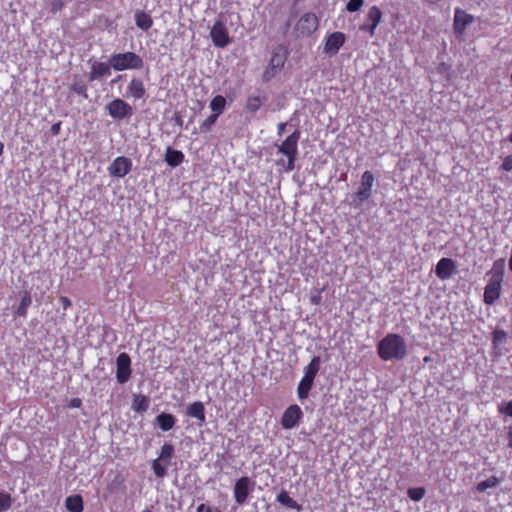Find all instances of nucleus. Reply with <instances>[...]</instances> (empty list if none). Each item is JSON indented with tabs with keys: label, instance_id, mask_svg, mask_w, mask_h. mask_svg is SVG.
Returning <instances> with one entry per match:
<instances>
[{
	"label": "nucleus",
	"instance_id": "f257e3e1",
	"mask_svg": "<svg viewBox=\"0 0 512 512\" xmlns=\"http://www.w3.org/2000/svg\"><path fill=\"white\" fill-rule=\"evenodd\" d=\"M505 272V259L496 260L492 268L487 272L488 283L484 289L483 301L486 305L494 304L501 295L502 283Z\"/></svg>",
	"mask_w": 512,
	"mask_h": 512
},
{
	"label": "nucleus",
	"instance_id": "f03ea898",
	"mask_svg": "<svg viewBox=\"0 0 512 512\" xmlns=\"http://www.w3.org/2000/svg\"><path fill=\"white\" fill-rule=\"evenodd\" d=\"M300 136V131L296 129L277 145V154L284 156L286 159H278L276 165L282 167L286 172H291L295 169Z\"/></svg>",
	"mask_w": 512,
	"mask_h": 512
},
{
	"label": "nucleus",
	"instance_id": "7ed1b4c3",
	"mask_svg": "<svg viewBox=\"0 0 512 512\" xmlns=\"http://www.w3.org/2000/svg\"><path fill=\"white\" fill-rule=\"evenodd\" d=\"M377 352L383 361L401 360L407 355V346L402 336L389 333L379 341Z\"/></svg>",
	"mask_w": 512,
	"mask_h": 512
},
{
	"label": "nucleus",
	"instance_id": "20e7f679",
	"mask_svg": "<svg viewBox=\"0 0 512 512\" xmlns=\"http://www.w3.org/2000/svg\"><path fill=\"white\" fill-rule=\"evenodd\" d=\"M110 65L115 71L141 70L144 67V60L139 54L127 51L112 54Z\"/></svg>",
	"mask_w": 512,
	"mask_h": 512
},
{
	"label": "nucleus",
	"instance_id": "39448f33",
	"mask_svg": "<svg viewBox=\"0 0 512 512\" xmlns=\"http://www.w3.org/2000/svg\"><path fill=\"white\" fill-rule=\"evenodd\" d=\"M374 182L375 177L371 171L367 170L362 174L358 191L353 195L356 206L362 205L371 198Z\"/></svg>",
	"mask_w": 512,
	"mask_h": 512
},
{
	"label": "nucleus",
	"instance_id": "423d86ee",
	"mask_svg": "<svg viewBox=\"0 0 512 512\" xmlns=\"http://www.w3.org/2000/svg\"><path fill=\"white\" fill-rule=\"evenodd\" d=\"M255 482L248 476L240 477L234 485L233 494L235 502L238 505H243L247 502L251 492H253Z\"/></svg>",
	"mask_w": 512,
	"mask_h": 512
},
{
	"label": "nucleus",
	"instance_id": "0eeeda50",
	"mask_svg": "<svg viewBox=\"0 0 512 512\" xmlns=\"http://www.w3.org/2000/svg\"><path fill=\"white\" fill-rule=\"evenodd\" d=\"M108 114L116 120H122L133 114V108L124 100L116 98L106 106Z\"/></svg>",
	"mask_w": 512,
	"mask_h": 512
},
{
	"label": "nucleus",
	"instance_id": "6e6552de",
	"mask_svg": "<svg viewBox=\"0 0 512 512\" xmlns=\"http://www.w3.org/2000/svg\"><path fill=\"white\" fill-rule=\"evenodd\" d=\"M131 377V358L126 352H122L116 359V379L118 383L124 384Z\"/></svg>",
	"mask_w": 512,
	"mask_h": 512
},
{
	"label": "nucleus",
	"instance_id": "1a4fd4ad",
	"mask_svg": "<svg viewBox=\"0 0 512 512\" xmlns=\"http://www.w3.org/2000/svg\"><path fill=\"white\" fill-rule=\"evenodd\" d=\"M303 417V412L297 404L290 405L283 412L281 417V426L283 429L290 430L298 425Z\"/></svg>",
	"mask_w": 512,
	"mask_h": 512
},
{
	"label": "nucleus",
	"instance_id": "9d476101",
	"mask_svg": "<svg viewBox=\"0 0 512 512\" xmlns=\"http://www.w3.org/2000/svg\"><path fill=\"white\" fill-rule=\"evenodd\" d=\"M210 36L215 47L224 48L230 43V37L226 25L222 21H216L211 28Z\"/></svg>",
	"mask_w": 512,
	"mask_h": 512
},
{
	"label": "nucleus",
	"instance_id": "9b49d317",
	"mask_svg": "<svg viewBox=\"0 0 512 512\" xmlns=\"http://www.w3.org/2000/svg\"><path fill=\"white\" fill-rule=\"evenodd\" d=\"M131 168V160L127 157L119 156L113 160L108 170L112 177L123 178L131 171Z\"/></svg>",
	"mask_w": 512,
	"mask_h": 512
},
{
	"label": "nucleus",
	"instance_id": "f8f14e48",
	"mask_svg": "<svg viewBox=\"0 0 512 512\" xmlns=\"http://www.w3.org/2000/svg\"><path fill=\"white\" fill-rule=\"evenodd\" d=\"M345 43V35L342 32L336 31L327 35L324 43V53L328 55H335Z\"/></svg>",
	"mask_w": 512,
	"mask_h": 512
},
{
	"label": "nucleus",
	"instance_id": "ddd939ff",
	"mask_svg": "<svg viewBox=\"0 0 512 512\" xmlns=\"http://www.w3.org/2000/svg\"><path fill=\"white\" fill-rule=\"evenodd\" d=\"M319 25L318 17L314 13L303 14L297 23V30L301 34L310 35L317 30Z\"/></svg>",
	"mask_w": 512,
	"mask_h": 512
},
{
	"label": "nucleus",
	"instance_id": "4468645a",
	"mask_svg": "<svg viewBox=\"0 0 512 512\" xmlns=\"http://www.w3.org/2000/svg\"><path fill=\"white\" fill-rule=\"evenodd\" d=\"M112 66L109 63L94 61L91 64L90 72L88 74L89 81L100 80L101 78L108 77L111 75Z\"/></svg>",
	"mask_w": 512,
	"mask_h": 512
},
{
	"label": "nucleus",
	"instance_id": "2eb2a0df",
	"mask_svg": "<svg viewBox=\"0 0 512 512\" xmlns=\"http://www.w3.org/2000/svg\"><path fill=\"white\" fill-rule=\"evenodd\" d=\"M474 21V17L463 10L456 9L454 15L455 33L461 35L466 27Z\"/></svg>",
	"mask_w": 512,
	"mask_h": 512
},
{
	"label": "nucleus",
	"instance_id": "dca6fc26",
	"mask_svg": "<svg viewBox=\"0 0 512 512\" xmlns=\"http://www.w3.org/2000/svg\"><path fill=\"white\" fill-rule=\"evenodd\" d=\"M128 95L136 100L141 99L146 94V89L142 79L133 77L127 85Z\"/></svg>",
	"mask_w": 512,
	"mask_h": 512
},
{
	"label": "nucleus",
	"instance_id": "f3484780",
	"mask_svg": "<svg viewBox=\"0 0 512 512\" xmlns=\"http://www.w3.org/2000/svg\"><path fill=\"white\" fill-rule=\"evenodd\" d=\"M186 413L189 417L196 418L197 420H199L201 424L205 422V408L203 403L200 401L191 403L187 407Z\"/></svg>",
	"mask_w": 512,
	"mask_h": 512
},
{
	"label": "nucleus",
	"instance_id": "a211bd4d",
	"mask_svg": "<svg viewBox=\"0 0 512 512\" xmlns=\"http://www.w3.org/2000/svg\"><path fill=\"white\" fill-rule=\"evenodd\" d=\"M314 380L315 379L305 375L302 377L297 387V394L300 400H305L308 398L309 392L314 384Z\"/></svg>",
	"mask_w": 512,
	"mask_h": 512
},
{
	"label": "nucleus",
	"instance_id": "6ab92c4d",
	"mask_svg": "<svg viewBox=\"0 0 512 512\" xmlns=\"http://www.w3.org/2000/svg\"><path fill=\"white\" fill-rule=\"evenodd\" d=\"M184 154L180 150H175L170 147L167 148L165 154V161L171 167H177L184 161Z\"/></svg>",
	"mask_w": 512,
	"mask_h": 512
},
{
	"label": "nucleus",
	"instance_id": "aec40b11",
	"mask_svg": "<svg viewBox=\"0 0 512 512\" xmlns=\"http://www.w3.org/2000/svg\"><path fill=\"white\" fill-rule=\"evenodd\" d=\"M135 23L137 27L140 29L147 31L149 30L153 25V19L152 17L146 13L145 11H136L135 13Z\"/></svg>",
	"mask_w": 512,
	"mask_h": 512
},
{
	"label": "nucleus",
	"instance_id": "412c9836",
	"mask_svg": "<svg viewBox=\"0 0 512 512\" xmlns=\"http://www.w3.org/2000/svg\"><path fill=\"white\" fill-rule=\"evenodd\" d=\"M156 420H157V423H158L160 429L163 431L171 430L176 423V418L174 415H172L170 413H164V412L159 414L156 417Z\"/></svg>",
	"mask_w": 512,
	"mask_h": 512
},
{
	"label": "nucleus",
	"instance_id": "4be33fe9",
	"mask_svg": "<svg viewBox=\"0 0 512 512\" xmlns=\"http://www.w3.org/2000/svg\"><path fill=\"white\" fill-rule=\"evenodd\" d=\"M277 501L286 506L287 508H290V509H294V510H297V511H300L301 510V506L293 499L289 496L288 492L286 490H282L278 495H277Z\"/></svg>",
	"mask_w": 512,
	"mask_h": 512
},
{
	"label": "nucleus",
	"instance_id": "5701e85b",
	"mask_svg": "<svg viewBox=\"0 0 512 512\" xmlns=\"http://www.w3.org/2000/svg\"><path fill=\"white\" fill-rule=\"evenodd\" d=\"M65 505L70 512L83 511V499L80 495H73L67 497L65 500Z\"/></svg>",
	"mask_w": 512,
	"mask_h": 512
},
{
	"label": "nucleus",
	"instance_id": "b1692460",
	"mask_svg": "<svg viewBox=\"0 0 512 512\" xmlns=\"http://www.w3.org/2000/svg\"><path fill=\"white\" fill-rule=\"evenodd\" d=\"M321 365V358L319 356L312 357L311 361L304 368V375L307 377H311L315 379L317 376Z\"/></svg>",
	"mask_w": 512,
	"mask_h": 512
},
{
	"label": "nucleus",
	"instance_id": "393cba45",
	"mask_svg": "<svg viewBox=\"0 0 512 512\" xmlns=\"http://www.w3.org/2000/svg\"><path fill=\"white\" fill-rule=\"evenodd\" d=\"M149 408V399L145 395H136L132 402V409L137 413L146 412Z\"/></svg>",
	"mask_w": 512,
	"mask_h": 512
},
{
	"label": "nucleus",
	"instance_id": "a878e982",
	"mask_svg": "<svg viewBox=\"0 0 512 512\" xmlns=\"http://www.w3.org/2000/svg\"><path fill=\"white\" fill-rule=\"evenodd\" d=\"M226 106V99L222 95L215 96L210 102V108L212 110V114H217L220 116L223 113V110Z\"/></svg>",
	"mask_w": 512,
	"mask_h": 512
},
{
	"label": "nucleus",
	"instance_id": "bb28decb",
	"mask_svg": "<svg viewBox=\"0 0 512 512\" xmlns=\"http://www.w3.org/2000/svg\"><path fill=\"white\" fill-rule=\"evenodd\" d=\"M31 296L29 292H25L21 298L20 304L17 307L16 313L18 316L26 317L27 309L31 305Z\"/></svg>",
	"mask_w": 512,
	"mask_h": 512
},
{
	"label": "nucleus",
	"instance_id": "cd10ccee",
	"mask_svg": "<svg viewBox=\"0 0 512 512\" xmlns=\"http://www.w3.org/2000/svg\"><path fill=\"white\" fill-rule=\"evenodd\" d=\"M500 479L496 476H491L484 481L479 482L476 485V490L480 493L485 492L489 488H494L499 485Z\"/></svg>",
	"mask_w": 512,
	"mask_h": 512
},
{
	"label": "nucleus",
	"instance_id": "c85d7f7f",
	"mask_svg": "<svg viewBox=\"0 0 512 512\" xmlns=\"http://www.w3.org/2000/svg\"><path fill=\"white\" fill-rule=\"evenodd\" d=\"M285 61H286L285 52L275 51L272 54L269 64L271 66L277 68L278 70H281L285 64Z\"/></svg>",
	"mask_w": 512,
	"mask_h": 512
},
{
	"label": "nucleus",
	"instance_id": "c756f323",
	"mask_svg": "<svg viewBox=\"0 0 512 512\" xmlns=\"http://www.w3.org/2000/svg\"><path fill=\"white\" fill-rule=\"evenodd\" d=\"M70 89L72 92L76 93L77 95L82 96L85 99L88 98V93H87L88 87L83 80H75L72 83Z\"/></svg>",
	"mask_w": 512,
	"mask_h": 512
},
{
	"label": "nucleus",
	"instance_id": "7c9ffc66",
	"mask_svg": "<svg viewBox=\"0 0 512 512\" xmlns=\"http://www.w3.org/2000/svg\"><path fill=\"white\" fill-rule=\"evenodd\" d=\"M382 19V12L378 6L370 7L367 15V22L374 25H379Z\"/></svg>",
	"mask_w": 512,
	"mask_h": 512
},
{
	"label": "nucleus",
	"instance_id": "2f4dec72",
	"mask_svg": "<svg viewBox=\"0 0 512 512\" xmlns=\"http://www.w3.org/2000/svg\"><path fill=\"white\" fill-rule=\"evenodd\" d=\"M263 104V100L259 96H249L246 100V109L251 112H257Z\"/></svg>",
	"mask_w": 512,
	"mask_h": 512
},
{
	"label": "nucleus",
	"instance_id": "473e14b6",
	"mask_svg": "<svg viewBox=\"0 0 512 512\" xmlns=\"http://www.w3.org/2000/svg\"><path fill=\"white\" fill-rule=\"evenodd\" d=\"M12 506V497L5 491H0V512L7 511Z\"/></svg>",
	"mask_w": 512,
	"mask_h": 512
},
{
	"label": "nucleus",
	"instance_id": "72a5a7b5",
	"mask_svg": "<svg viewBox=\"0 0 512 512\" xmlns=\"http://www.w3.org/2000/svg\"><path fill=\"white\" fill-rule=\"evenodd\" d=\"M161 461L160 459H155L151 464L152 470L158 478H163L166 475V466Z\"/></svg>",
	"mask_w": 512,
	"mask_h": 512
},
{
	"label": "nucleus",
	"instance_id": "f704fd0d",
	"mask_svg": "<svg viewBox=\"0 0 512 512\" xmlns=\"http://www.w3.org/2000/svg\"><path fill=\"white\" fill-rule=\"evenodd\" d=\"M436 273L441 278L448 277V258H441L436 267Z\"/></svg>",
	"mask_w": 512,
	"mask_h": 512
},
{
	"label": "nucleus",
	"instance_id": "c9c22d12",
	"mask_svg": "<svg viewBox=\"0 0 512 512\" xmlns=\"http://www.w3.org/2000/svg\"><path fill=\"white\" fill-rule=\"evenodd\" d=\"M173 453H174L173 445L170 443H165L161 448V452H160L158 459H160L162 461H168L173 456Z\"/></svg>",
	"mask_w": 512,
	"mask_h": 512
},
{
	"label": "nucleus",
	"instance_id": "e433bc0d",
	"mask_svg": "<svg viewBox=\"0 0 512 512\" xmlns=\"http://www.w3.org/2000/svg\"><path fill=\"white\" fill-rule=\"evenodd\" d=\"M407 494L411 500L420 501L425 495V489L423 487L409 488Z\"/></svg>",
	"mask_w": 512,
	"mask_h": 512
},
{
	"label": "nucleus",
	"instance_id": "4c0bfd02",
	"mask_svg": "<svg viewBox=\"0 0 512 512\" xmlns=\"http://www.w3.org/2000/svg\"><path fill=\"white\" fill-rule=\"evenodd\" d=\"M507 338V333L504 330L497 329L492 334V343L494 347H498Z\"/></svg>",
	"mask_w": 512,
	"mask_h": 512
},
{
	"label": "nucleus",
	"instance_id": "58836bf2",
	"mask_svg": "<svg viewBox=\"0 0 512 512\" xmlns=\"http://www.w3.org/2000/svg\"><path fill=\"white\" fill-rule=\"evenodd\" d=\"M219 116L217 114H211L208 116L200 125L201 131H208L215 124Z\"/></svg>",
	"mask_w": 512,
	"mask_h": 512
},
{
	"label": "nucleus",
	"instance_id": "ea45409f",
	"mask_svg": "<svg viewBox=\"0 0 512 512\" xmlns=\"http://www.w3.org/2000/svg\"><path fill=\"white\" fill-rule=\"evenodd\" d=\"M498 412L506 416L512 417V400L509 402H502L498 405Z\"/></svg>",
	"mask_w": 512,
	"mask_h": 512
},
{
	"label": "nucleus",
	"instance_id": "a19ab883",
	"mask_svg": "<svg viewBox=\"0 0 512 512\" xmlns=\"http://www.w3.org/2000/svg\"><path fill=\"white\" fill-rule=\"evenodd\" d=\"M364 4V0H349L346 5V9L349 12H356L361 9Z\"/></svg>",
	"mask_w": 512,
	"mask_h": 512
},
{
	"label": "nucleus",
	"instance_id": "79ce46f5",
	"mask_svg": "<svg viewBox=\"0 0 512 512\" xmlns=\"http://www.w3.org/2000/svg\"><path fill=\"white\" fill-rule=\"evenodd\" d=\"M278 71L279 70L277 68H275L269 64L263 73V76H262L263 81L264 82L270 81L272 78H274L276 76Z\"/></svg>",
	"mask_w": 512,
	"mask_h": 512
},
{
	"label": "nucleus",
	"instance_id": "37998d69",
	"mask_svg": "<svg viewBox=\"0 0 512 512\" xmlns=\"http://www.w3.org/2000/svg\"><path fill=\"white\" fill-rule=\"evenodd\" d=\"M65 5H66L65 0H52L50 3L51 12L53 14H56L57 12L61 11Z\"/></svg>",
	"mask_w": 512,
	"mask_h": 512
},
{
	"label": "nucleus",
	"instance_id": "c03bdc74",
	"mask_svg": "<svg viewBox=\"0 0 512 512\" xmlns=\"http://www.w3.org/2000/svg\"><path fill=\"white\" fill-rule=\"evenodd\" d=\"M376 28L377 25L367 22L360 27V30L368 32L370 36H374Z\"/></svg>",
	"mask_w": 512,
	"mask_h": 512
},
{
	"label": "nucleus",
	"instance_id": "a18cd8bd",
	"mask_svg": "<svg viewBox=\"0 0 512 512\" xmlns=\"http://www.w3.org/2000/svg\"><path fill=\"white\" fill-rule=\"evenodd\" d=\"M502 169L505 170V171H511L512 170V154L506 156L503 159Z\"/></svg>",
	"mask_w": 512,
	"mask_h": 512
},
{
	"label": "nucleus",
	"instance_id": "49530a36",
	"mask_svg": "<svg viewBox=\"0 0 512 512\" xmlns=\"http://www.w3.org/2000/svg\"><path fill=\"white\" fill-rule=\"evenodd\" d=\"M81 405H82V400L80 398L71 399L70 404H69V406L71 408H80Z\"/></svg>",
	"mask_w": 512,
	"mask_h": 512
},
{
	"label": "nucleus",
	"instance_id": "de8ad7c7",
	"mask_svg": "<svg viewBox=\"0 0 512 512\" xmlns=\"http://www.w3.org/2000/svg\"><path fill=\"white\" fill-rule=\"evenodd\" d=\"M60 301H61V303H62V305H63V308H64V309H67L68 307H70V306H71V301H70V299H69V298H67V297H65V296H62V297L60 298Z\"/></svg>",
	"mask_w": 512,
	"mask_h": 512
},
{
	"label": "nucleus",
	"instance_id": "09e8293b",
	"mask_svg": "<svg viewBox=\"0 0 512 512\" xmlns=\"http://www.w3.org/2000/svg\"><path fill=\"white\" fill-rule=\"evenodd\" d=\"M197 512H207V511H214V509H212L211 507L209 506H206L205 504H200L197 509H196Z\"/></svg>",
	"mask_w": 512,
	"mask_h": 512
},
{
	"label": "nucleus",
	"instance_id": "8fccbe9b",
	"mask_svg": "<svg viewBox=\"0 0 512 512\" xmlns=\"http://www.w3.org/2000/svg\"><path fill=\"white\" fill-rule=\"evenodd\" d=\"M286 125L287 124L285 122H281L277 125V134L279 136H281L284 133Z\"/></svg>",
	"mask_w": 512,
	"mask_h": 512
},
{
	"label": "nucleus",
	"instance_id": "3c124183",
	"mask_svg": "<svg viewBox=\"0 0 512 512\" xmlns=\"http://www.w3.org/2000/svg\"><path fill=\"white\" fill-rule=\"evenodd\" d=\"M60 125H61V122H58V123H55L52 125L51 127V132L54 134V135H57L60 131Z\"/></svg>",
	"mask_w": 512,
	"mask_h": 512
},
{
	"label": "nucleus",
	"instance_id": "603ef678",
	"mask_svg": "<svg viewBox=\"0 0 512 512\" xmlns=\"http://www.w3.org/2000/svg\"><path fill=\"white\" fill-rule=\"evenodd\" d=\"M311 303L314 304V305H318L321 301V296L320 295H314L311 297Z\"/></svg>",
	"mask_w": 512,
	"mask_h": 512
},
{
	"label": "nucleus",
	"instance_id": "864d4df0",
	"mask_svg": "<svg viewBox=\"0 0 512 512\" xmlns=\"http://www.w3.org/2000/svg\"><path fill=\"white\" fill-rule=\"evenodd\" d=\"M508 447L512 448V427H509L508 429Z\"/></svg>",
	"mask_w": 512,
	"mask_h": 512
},
{
	"label": "nucleus",
	"instance_id": "5fc2aeb1",
	"mask_svg": "<svg viewBox=\"0 0 512 512\" xmlns=\"http://www.w3.org/2000/svg\"><path fill=\"white\" fill-rule=\"evenodd\" d=\"M449 265H450V275H452L453 270L455 269V264H454V261L452 258H450Z\"/></svg>",
	"mask_w": 512,
	"mask_h": 512
},
{
	"label": "nucleus",
	"instance_id": "6e6d98bb",
	"mask_svg": "<svg viewBox=\"0 0 512 512\" xmlns=\"http://www.w3.org/2000/svg\"><path fill=\"white\" fill-rule=\"evenodd\" d=\"M4 152V144L0 141V157L2 156Z\"/></svg>",
	"mask_w": 512,
	"mask_h": 512
},
{
	"label": "nucleus",
	"instance_id": "4d7b16f0",
	"mask_svg": "<svg viewBox=\"0 0 512 512\" xmlns=\"http://www.w3.org/2000/svg\"><path fill=\"white\" fill-rule=\"evenodd\" d=\"M508 140L512 143V132L510 133Z\"/></svg>",
	"mask_w": 512,
	"mask_h": 512
},
{
	"label": "nucleus",
	"instance_id": "13d9d810",
	"mask_svg": "<svg viewBox=\"0 0 512 512\" xmlns=\"http://www.w3.org/2000/svg\"><path fill=\"white\" fill-rule=\"evenodd\" d=\"M207 512H221L218 508H215L214 511H207Z\"/></svg>",
	"mask_w": 512,
	"mask_h": 512
},
{
	"label": "nucleus",
	"instance_id": "bf43d9fd",
	"mask_svg": "<svg viewBox=\"0 0 512 512\" xmlns=\"http://www.w3.org/2000/svg\"><path fill=\"white\" fill-rule=\"evenodd\" d=\"M509 267L512 270V258H510Z\"/></svg>",
	"mask_w": 512,
	"mask_h": 512
},
{
	"label": "nucleus",
	"instance_id": "052dcab7",
	"mask_svg": "<svg viewBox=\"0 0 512 512\" xmlns=\"http://www.w3.org/2000/svg\"><path fill=\"white\" fill-rule=\"evenodd\" d=\"M142 512H152V511L149 509H144Z\"/></svg>",
	"mask_w": 512,
	"mask_h": 512
}]
</instances>
